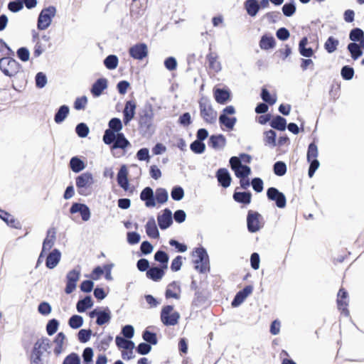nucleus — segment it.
<instances>
[{
  "label": "nucleus",
  "instance_id": "f257e3e1",
  "mask_svg": "<svg viewBox=\"0 0 364 364\" xmlns=\"http://www.w3.org/2000/svg\"><path fill=\"white\" fill-rule=\"evenodd\" d=\"M232 169L235 176L240 179V186L242 188H247L250 186L248 176L251 173V169L249 166L243 165L240 159L233 156L230 160Z\"/></svg>",
  "mask_w": 364,
  "mask_h": 364
},
{
  "label": "nucleus",
  "instance_id": "f03ea898",
  "mask_svg": "<svg viewBox=\"0 0 364 364\" xmlns=\"http://www.w3.org/2000/svg\"><path fill=\"white\" fill-rule=\"evenodd\" d=\"M56 13L57 9L53 6H49L43 9L39 14L37 21L38 29L41 31L47 29L51 25Z\"/></svg>",
  "mask_w": 364,
  "mask_h": 364
},
{
  "label": "nucleus",
  "instance_id": "7ed1b4c3",
  "mask_svg": "<svg viewBox=\"0 0 364 364\" xmlns=\"http://www.w3.org/2000/svg\"><path fill=\"white\" fill-rule=\"evenodd\" d=\"M95 183L92 173L85 172L81 173L75 178V185L77 192L80 195L87 196L89 194L90 189Z\"/></svg>",
  "mask_w": 364,
  "mask_h": 364
},
{
  "label": "nucleus",
  "instance_id": "20e7f679",
  "mask_svg": "<svg viewBox=\"0 0 364 364\" xmlns=\"http://www.w3.org/2000/svg\"><path fill=\"white\" fill-rule=\"evenodd\" d=\"M0 70L5 75L11 77L20 73L21 66L13 58H2L0 59Z\"/></svg>",
  "mask_w": 364,
  "mask_h": 364
},
{
  "label": "nucleus",
  "instance_id": "39448f33",
  "mask_svg": "<svg viewBox=\"0 0 364 364\" xmlns=\"http://www.w3.org/2000/svg\"><path fill=\"white\" fill-rule=\"evenodd\" d=\"M180 314L174 311L173 306H165L161 311V321L165 326H175L178 323Z\"/></svg>",
  "mask_w": 364,
  "mask_h": 364
},
{
  "label": "nucleus",
  "instance_id": "423d86ee",
  "mask_svg": "<svg viewBox=\"0 0 364 364\" xmlns=\"http://www.w3.org/2000/svg\"><path fill=\"white\" fill-rule=\"evenodd\" d=\"M193 262L195 268L200 273H205L210 269L209 257L207 252H193Z\"/></svg>",
  "mask_w": 364,
  "mask_h": 364
},
{
  "label": "nucleus",
  "instance_id": "0eeeda50",
  "mask_svg": "<svg viewBox=\"0 0 364 364\" xmlns=\"http://www.w3.org/2000/svg\"><path fill=\"white\" fill-rule=\"evenodd\" d=\"M80 277V270L79 269H74L70 271L66 276V287L65 291L66 294H71L76 288L77 282Z\"/></svg>",
  "mask_w": 364,
  "mask_h": 364
},
{
  "label": "nucleus",
  "instance_id": "6e6552de",
  "mask_svg": "<svg viewBox=\"0 0 364 364\" xmlns=\"http://www.w3.org/2000/svg\"><path fill=\"white\" fill-rule=\"evenodd\" d=\"M267 196L268 198L276 203L279 208H284L286 206V197L275 188H269L267 189Z\"/></svg>",
  "mask_w": 364,
  "mask_h": 364
},
{
  "label": "nucleus",
  "instance_id": "1a4fd4ad",
  "mask_svg": "<svg viewBox=\"0 0 364 364\" xmlns=\"http://www.w3.org/2000/svg\"><path fill=\"white\" fill-rule=\"evenodd\" d=\"M247 228L251 232H257L262 226V217L257 213L250 212L247 218Z\"/></svg>",
  "mask_w": 364,
  "mask_h": 364
},
{
  "label": "nucleus",
  "instance_id": "9d476101",
  "mask_svg": "<svg viewBox=\"0 0 364 364\" xmlns=\"http://www.w3.org/2000/svg\"><path fill=\"white\" fill-rule=\"evenodd\" d=\"M129 55L136 60H142L148 55V47L145 43H137L129 48Z\"/></svg>",
  "mask_w": 364,
  "mask_h": 364
},
{
  "label": "nucleus",
  "instance_id": "9b49d317",
  "mask_svg": "<svg viewBox=\"0 0 364 364\" xmlns=\"http://www.w3.org/2000/svg\"><path fill=\"white\" fill-rule=\"evenodd\" d=\"M200 114L208 123H213L217 119V112L210 105L206 103L200 104Z\"/></svg>",
  "mask_w": 364,
  "mask_h": 364
},
{
  "label": "nucleus",
  "instance_id": "f8f14e48",
  "mask_svg": "<svg viewBox=\"0 0 364 364\" xmlns=\"http://www.w3.org/2000/svg\"><path fill=\"white\" fill-rule=\"evenodd\" d=\"M70 213L73 214L80 213L82 216V219L84 221H87L90 218V209L85 204L77 203L73 204L72 207L70 208Z\"/></svg>",
  "mask_w": 364,
  "mask_h": 364
},
{
  "label": "nucleus",
  "instance_id": "ddd939ff",
  "mask_svg": "<svg viewBox=\"0 0 364 364\" xmlns=\"http://www.w3.org/2000/svg\"><path fill=\"white\" fill-rule=\"evenodd\" d=\"M50 348V341L47 338H42L36 341L34 343L31 353L36 355H43V353Z\"/></svg>",
  "mask_w": 364,
  "mask_h": 364
},
{
  "label": "nucleus",
  "instance_id": "4468645a",
  "mask_svg": "<svg viewBox=\"0 0 364 364\" xmlns=\"http://www.w3.org/2000/svg\"><path fill=\"white\" fill-rule=\"evenodd\" d=\"M136 107V105L135 102L130 100L126 102L123 112L124 122L125 124H127L134 117Z\"/></svg>",
  "mask_w": 364,
  "mask_h": 364
},
{
  "label": "nucleus",
  "instance_id": "2eb2a0df",
  "mask_svg": "<svg viewBox=\"0 0 364 364\" xmlns=\"http://www.w3.org/2000/svg\"><path fill=\"white\" fill-rule=\"evenodd\" d=\"M118 184L125 191L129 188L128 169L125 165L121 166L117 173Z\"/></svg>",
  "mask_w": 364,
  "mask_h": 364
},
{
  "label": "nucleus",
  "instance_id": "dca6fc26",
  "mask_svg": "<svg viewBox=\"0 0 364 364\" xmlns=\"http://www.w3.org/2000/svg\"><path fill=\"white\" fill-rule=\"evenodd\" d=\"M158 223L161 229H166L172 223V213L166 209L158 216Z\"/></svg>",
  "mask_w": 364,
  "mask_h": 364
},
{
  "label": "nucleus",
  "instance_id": "f3484780",
  "mask_svg": "<svg viewBox=\"0 0 364 364\" xmlns=\"http://www.w3.org/2000/svg\"><path fill=\"white\" fill-rule=\"evenodd\" d=\"M140 198L142 200L145 201L146 207H154L156 206V202L154 198L153 190L149 188H145L141 193Z\"/></svg>",
  "mask_w": 364,
  "mask_h": 364
},
{
  "label": "nucleus",
  "instance_id": "a211bd4d",
  "mask_svg": "<svg viewBox=\"0 0 364 364\" xmlns=\"http://www.w3.org/2000/svg\"><path fill=\"white\" fill-rule=\"evenodd\" d=\"M107 87V80L105 78L98 79L92 85L91 89L92 94L95 97H99L102 92Z\"/></svg>",
  "mask_w": 364,
  "mask_h": 364
},
{
  "label": "nucleus",
  "instance_id": "6ab92c4d",
  "mask_svg": "<svg viewBox=\"0 0 364 364\" xmlns=\"http://www.w3.org/2000/svg\"><path fill=\"white\" fill-rule=\"evenodd\" d=\"M338 309L342 311L346 316L348 315V311L346 309L348 306L347 301V292L344 291L343 289H340L338 294V299H337Z\"/></svg>",
  "mask_w": 364,
  "mask_h": 364
},
{
  "label": "nucleus",
  "instance_id": "aec40b11",
  "mask_svg": "<svg viewBox=\"0 0 364 364\" xmlns=\"http://www.w3.org/2000/svg\"><path fill=\"white\" fill-rule=\"evenodd\" d=\"M275 39L271 35L265 34L262 36L259 41V47L262 50H269L274 48Z\"/></svg>",
  "mask_w": 364,
  "mask_h": 364
},
{
  "label": "nucleus",
  "instance_id": "412c9836",
  "mask_svg": "<svg viewBox=\"0 0 364 364\" xmlns=\"http://www.w3.org/2000/svg\"><path fill=\"white\" fill-rule=\"evenodd\" d=\"M60 252H50V253L46 255V267L49 269L54 268L60 262Z\"/></svg>",
  "mask_w": 364,
  "mask_h": 364
},
{
  "label": "nucleus",
  "instance_id": "4be33fe9",
  "mask_svg": "<svg viewBox=\"0 0 364 364\" xmlns=\"http://www.w3.org/2000/svg\"><path fill=\"white\" fill-rule=\"evenodd\" d=\"M217 177L219 183L225 188L228 187L230 185L231 177L228 171L225 168H220L217 172Z\"/></svg>",
  "mask_w": 364,
  "mask_h": 364
},
{
  "label": "nucleus",
  "instance_id": "5701e85b",
  "mask_svg": "<svg viewBox=\"0 0 364 364\" xmlns=\"http://www.w3.org/2000/svg\"><path fill=\"white\" fill-rule=\"evenodd\" d=\"M214 97L217 102L225 104L230 100V92L227 90L215 88L214 90Z\"/></svg>",
  "mask_w": 364,
  "mask_h": 364
},
{
  "label": "nucleus",
  "instance_id": "b1692460",
  "mask_svg": "<svg viewBox=\"0 0 364 364\" xmlns=\"http://www.w3.org/2000/svg\"><path fill=\"white\" fill-rule=\"evenodd\" d=\"M146 232L149 237L152 238H157L159 235V232L156 225V222L154 218H150L146 225Z\"/></svg>",
  "mask_w": 364,
  "mask_h": 364
},
{
  "label": "nucleus",
  "instance_id": "393cba45",
  "mask_svg": "<svg viewBox=\"0 0 364 364\" xmlns=\"http://www.w3.org/2000/svg\"><path fill=\"white\" fill-rule=\"evenodd\" d=\"M181 292L180 286L176 282L171 283L166 291V298L178 299Z\"/></svg>",
  "mask_w": 364,
  "mask_h": 364
},
{
  "label": "nucleus",
  "instance_id": "a878e982",
  "mask_svg": "<svg viewBox=\"0 0 364 364\" xmlns=\"http://www.w3.org/2000/svg\"><path fill=\"white\" fill-rule=\"evenodd\" d=\"M70 168L75 173H79L86 168V164L77 156L73 157L70 161Z\"/></svg>",
  "mask_w": 364,
  "mask_h": 364
},
{
  "label": "nucleus",
  "instance_id": "bb28decb",
  "mask_svg": "<svg viewBox=\"0 0 364 364\" xmlns=\"http://www.w3.org/2000/svg\"><path fill=\"white\" fill-rule=\"evenodd\" d=\"M210 142L213 148L218 150L223 149L226 144V139L223 135L212 136Z\"/></svg>",
  "mask_w": 364,
  "mask_h": 364
},
{
  "label": "nucleus",
  "instance_id": "cd10ccee",
  "mask_svg": "<svg viewBox=\"0 0 364 364\" xmlns=\"http://www.w3.org/2000/svg\"><path fill=\"white\" fill-rule=\"evenodd\" d=\"M65 340V336L63 333L60 332L56 336L54 343L55 347L54 348V353L59 355L63 351V344Z\"/></svg>",
  "mask_w": 364,
  "mask_h": 364
},
{
  "label": "nucleus",
  "instance_id": "c85d7f7f",
  "mask_svg": "<svg viewBox=\"0 0 364 364\" xmlns=\"http://www.w3.org/2000/svg\"><path fill=\"white\" fill-rule=\"evenodd\" d=\"M115 342L119 348L124 350H133L134 348V343L133 341L127 340L121 336H117L115 338Z\"/></svg>",
  "mask_w": 364,
  "mask_h": 364
},
{
  "label": "nucleus",
  "instance_id": "c756f323",
  "mask_svg": "<svg viewBox=\"0 0 364 364\" xmlns=\"http://www.w3.org/2000/svg\"><path fill=\"white\" fill-rule=\"evenodd\" d=\"M129 145V141L124 137V134L122 133H117V137L115 139L114 143L112 146V149H125Z\"/></svg>",
  "mask_w": 364,
  "mask_h": 364
},
{
  "label": "nucleus",
  "instance_id": "7c9ffc66",
  "mask_svg": "<svg viewBox=\"0 0 364 364\" xmlns=\"http://www.w3.org/2000/svg\"><path fill=\"white\" fill-rule=\"evenodd\" d=\"M0 218H1L4 221H5L11 227L16 228H20L19 222L16 221L15 218L10 214L1 210H0Z\"/></svg>",
  "mask_w": 364,
  "mask_h": 364
},
{
  "label": "nucleus",
  "instance_id": "2f4dec72",
  "mask_svg": "<svg viewBox=\"0 0 364 364\" xmlns=\"http://www.w3.org/2000/svg\"><path fill=\"white\" fill-rule=\"evenodd\" d=\"M247 12L251 16H255L257 14L259 6L256 0H247L245 4Z\"/></svg>",
  "mask_w": 364,
  "mask_h": 364
},
{
  "label": "nucleus",
  "instance_id": "473e14b6",
  "mask_svg": "<svg viewBox=\"0 0 364 364\" xmlns=\"http://www.w3.org/2000/svg\"><path fill=\"white\" fill-rule=\"evenodd\" d=\"M93 303L90 296H85L77 303V310L78 312H84L92 306Z\"/></svg>",
  "mask_w": 364,
  "mask_h": 364
},
{
  "label": "nucleus",
  "instance_id": "72a5a7b5",
  "mask_svg": "<svg viewBox=\"0 0 364 364\" xmlns=\"http://www.w3.org/2000/svg\"><path fill=\"white\" fill-rule=\"evenodd\" d=\"M111 319V311L108 308L101 311L97 318L96 323L99 326H102L109 322Z\"/></svg>",
  "mask_w": 364,
  "mask_h": 364
},
{
  "label": "nucleus",
  "instance_id": "f704fd0d",
  "mask_svg": "<svg viewBox=\"0 0 364 364\" xmlns=\"http://www.w3.org/2000/svg\"><path fill=\"white\" fill-rule=\"evenodd\" d=\"M348 50L353 60H357L363 55L361 47L355 43H350L348 46Z\"/></svg>",
  "mask_w": 364,
  "mask_h": 364
},
{
  "label": "nucleus",
  "instance_id": "c9c22d12",
  "mask_svg": "<svg viewBox=\"0 0 364 364\" xmlns=\"http://www.w3.org/2000/svg\"><path fill=\"white\" fill-rule=\"evenodd\" d=\"M164 270L159 267H152L150 268L146 272V275L149 278L151 279L154 281H158L162 278L164 276Z\"/></svg>",
  "mask_w": 364,
  "mask_h": 364
},
{
  "label": "nucleus",
  "instance_id": "e433bc0d",
  "mask_svg": "<svg viewBox=\"0 0 364 364\" xmlns=\"http://www.w3.org/2000/svg\"><path fill=\"white\" fill-rule=\"evenodd\" d=\"M70 112L69 107L66 105L61 106L55 115V122L61 123L67 117Z\"/></svg>",
  "mask_w": 364,
  "mask_h": 364
},
{
  "label": "nucleus",
  "instance_id": "4c0bfd02",
  "mask_svg": "<svg viewBox=\"0 0 364 364\" xmlns=\"http://www.w3.org/2000/svg\"><path fill=\"white\" fill-rule=\"evenodd\" d=\"M264 143L266 146L273 148L276 146V133L273 130H269L264 132Z\"/></svg>",
  "mask_w": 364,
  "mask_h": 364
},
{
  "label": "nucleus",
  "instance_id": "58836bf2",
  "mask_svg": "<svg viewBox=\"0 0 364 364\" xmlns=\"http://www.w3.org/2000/svg\"><path fill=\"white\" fill-rule=\"evenodd\" d=\"M219 122L228 129H232L236 122V118L229 117L225 114H221L219 117Z\"/></svg>",
  "mask_w": 364,
  "mask_h": 364
},
{
  "label": "nucleus",
  "instance_id": "ea45409f",
  "mask_svg": "<svg viewBox=\"0 0 364 364\" xmlns=\"http://www.w3.org/2000/svg\"><path fill=\"white\" fill-rule=\"evenodd\" d=\"M55 240V231L50 230L43 244V250H49L52 248Z\"/></svg>",
  "mask_w": 364,
  "mask_h": 364
},
{
  "label": "nucleus",
  "instance_id": "a19ab883",
  "mask_svg": "<svg viewBox=\"0 0 364 364\" xmlns=\"http://www.w3.org/2000/svg\"><path fill=\"white\" fill-rule=\"evenodd\" d=\"M234 199L238 202L244 204H248L251 201V194L245 192H236L233 196Z\"/></svg>",
  "mask_w": 364,
  "mask_h": 364
},
{
  "label": "nucleus",
  "instance_id": "79ce46f5",
  "mask_svg": "<svg viewBox=\"0 0 364 364\" xmlns=\"http://www.w3.org/2000/svg\"><path fill=\"white\" fill-rule=\"evenodd\" d=\"M168 198V192L164 188H160L156 189L155 197L154 198L156 203H164L167 201Z\"/></svg>",
  "mask_w": 364,
  "mask_h": 364
},
{
  "label": "nucleus",
  "instance_id": "37998d69",
  "mask_svg": "<svg viewBox=\"0 0 364 364\" xmlns=\"http://www.w3.org/2000/svg\"><path fill=\"white\" fill-rule=\"evenodd\" d=\"M287 122L286 119L280 116H277L271 122L272 127L280 131H284L286 129Z\"/></svg>",
  "mask_w": 364,
  "mask_h": 364
},
{
  "label": "nucleus",
  "instance_id": "c03bdc74",
  "mask_svg": "<svg viewBox=\"0 0 364 364\" xmlns=\"http://www.w3.org/2000/svg\"><path fill=\"white\" fill-rule=\"evenodd\" d=\"M208 60L210 65V68L213 70L215 72H219L222 69L221 63L218 60V57L216 55L210 54L208 56Z\"/></svg>",
  "mask_w": 364,
  "mask_h": 364
},
{
  "label": "nucleus",
  "instance_id": "a18cd8bd",
  "mask_svg": "<svg viewBox=\"0 0 364 364\" xmlns=\"http://www.w3.org/2000/svg\"><path fill=\"white\" fill-rule=\"evenodd\" d=\"M118 58L114 55H108L104 60L105 67L109 70H114L118 65Z\"/></svg>",
  "mask_w": 364,
  "mask_h": 364
},
{
  "label": "nucleus",
  "instance_id": "49530a36",
  "mask_svg": "<svg viewBox=\"0 0 364 364\" xmlns=\"http://www.w3.org/2000/svg\"><path fill=\"white\" fill-rule=\"evenodd\" d=\"M338 46V41L332 36L329 37L324 44L325 49L329 53H332L336 51Z\"/></svg>",
  "mask_w": 364,
  "mask_h": 364
},
{
  "label": "nucleus",
  "instance_id": "de8ad7c7",
  "mask_svg": "<svg viewBox=\"0 0 364 364\" xmlns=\"http://www.w3.org/2000/svg\"><path fill=\"white\" fill-rule=\"evenodd\" d=\"M261 97L264 102H266L270 105H274L277 102V97L276 94L271 95L269 92V91L265 88L262 89Z\"/></svg>",
  "mask_w": 364,
  "mask_h": 364
},
{
  "label": "nucleus",
  "instance_id": "09e8293b",
  "mask_svg": "<svg viewBox=\"0 0 364 364\" xmlns=\"http://www.w3.org/2000/svg\"><path fill=\"white\" fill-rule=\"evenodd\" d=\"M68 323L72 328L77 329L82 326L83 318L81 316L73 315L70 318Z\"/></svg>",
  "mask_w": 364,
  "mask_h": 364
},
{
  "label": "nucleus",
  "instance_id": "8fccbe9b",
  "mask_svg": "<svg viewBox=\"0 0 364 364\" xmlns=\"http://www.w3.org/2000/svg\"><path fill=\"white\" fill-rule=\"evenodd\" d=\"M109 129H111L117 134L122 129L123 126L119 119L112 118L109 122Z\"/></svg>",
  "mask_w": 364,
  "mask_h": 364
},
{
  "label": "nucleus",
  "instance_id": "3c124183",
  "mask_svg": "<svg viewBox=\"0 0 364 364\" xmlns=\"http://www.w3.org/2000/svg\"><path fill=\"white\" fill-rule=\"evenodd\" d=\"M48 80L43 73H38L36 75V85L38 88L44 87L47 84Z\"/></svg>",
  "mask_w": 364,
  "mask_h": 364
},
{
  "label": "nucleus",
  "instance_id": "603ef678",
  "mask_svg": "<svg viewBox=\"0 0 364 364\" xmlns=\"http://www.w3.org/2000/svg\"><path fill=\"white\" fill-rule=\"evenodd\" d=\"M92 331L90 329H81L77 333L78 340L81 343H86L90 339Z\"/></svg>",
  "mask_w": 364,
  "mask_h": 364
},
{
  "label": "nucleus",
  "instance_id": "864d4df0",
  "mask_svg": "<svg viewBox=\"0 0 364 364\" xmlns=\"http://www.w3.org/2000/svg\"><path fill=\"white\" fill-rule=\"evenodd\" d=\"M318 154V147L314 144H311L309 146L308 152H307V159L308 161L311 160H317V156Z\"/></svg>",
  "mask_w": 364,
  "mask_h": 364
},
{
  "label": "nucleus",
  "instance_id": "5fc2aeb1",
  "mask_svg": "<svg viewBox=\"0 0 364 364\" xmlns=\"http://www.w3.org/2000/svg\"><path fill=\"white\" fill-rule=\"evenodd\" d=\"M58 321L53 318L48 321L46 326V331L49 336L53 335L58 330Z\"/></svg>",
  "mask_w": 364,
  "mask_h": 364
},
{
  "label": "nucleus",
  "instance_id": "6e6d98bb",
  "mask_svg": "<svg viewBox=\"0 0 364 364\" xmlns=\"http://www.w3.org/2000/svg\"><path fill=\"white\" fill-rule=\"evenodd\" d=\"M364 36V32L360 28L353 29L349 35V38L352 41H360Z\"/></svg>",
  "mask_w": 364,
  "mask_h": 364
},
{
  "label": "nucleus",
  "instance_id": "4d7b16f0",
  "mask_svg": "<svg viewBox=\"0 0 364 364\" xmlns=\"http://www.w3.org/2000/svg\"><path fill=\"white\" fill-rule=\"evenodd\" d=\"M117 134L111 129H107L103 136V141L106 144H110L115 141Z\"/></svg>",
  "mask_w": 364,
  "mask_h": 364
},
{
  "label": "nucleus",
  "instance_id": "13d9d810",
  "mask_svg": "<svg viewBox=\"0 0 364 364\" xmlns=\"http://www.w3.org/2000/svg\"><path fill=\"white\" fill-rule=\"evenodd\" d=\"M155 260L161 262L164 268H167V262L168 257L166 254V252H156L154 255Z\"/></svg>",
  "mask_w": 364,
  "mask_h": 364
},
{
  "label": "nucleus",
  "instance_id": "bf43d9fd",
  "mask_svg": "<svg viewBox=\"0 0 364 364\" xmlns=\"http://www.w3.org/2000/svg\"><path fill=\"white\" fill-rule=\"evenodd\" d=\"M89 132L90 129L85 123H80L76 127V133L80 137H86Z\"/></svg>",
  "mask_w": 364,
  "mask_h": 364
},
{
  "label": "nucleus",
  "instance_id": "052dcab7",
  "mask_svg": "<svg viewBox=\"0 0 364 364\" xmlns=\"http://www.w3.org/2000/svg\"><path fill=\"white\" fill-rule=\"evenodd\" d=\"M205 149V145L199 140H196L191 144V149L196 154L203 153Z\"/></svg>",
  "mask_w": 364,
  "mask_h": 364
},
{
  "label": "nucleus",
  "instance_id": "680f3d73",
  "mask_svg": "<svg viewBox=\"0 0 364 364\" xmlns=\"http://www.w3.org/2000/svg\"><path fill=\"white\" fill-rule=\"evenodd\" d=\"M143 338L147 343L155 345L157 343L156 335L154 333L146 330L143 333Z\"/></svg>",
  "mask_w": 364,
  "mask_h": 364
},
{
  "label": "nucleus",
  "instance_id": "e2e57ef3",
  "mask_svg": "<svg viewBox=\"0 0 364 364\" xmlns=\"http://www.w3.org/2000/svg\"><path fill=\"white\" fill-rule=\"evenodd\" d=\"M287 171L286 164L282 161L277 162L274 166V172L276 175L282 176Z\"/></svg>",
  "mask_w": 364,
  "mask_h": 364
},
{
  "label": "nucleus",
  "instance_id": "0e129e2a",
  "mask_svg": "<svg viewBox=\"0 0 364 364\" xmlns=\"http://www.w3.org/2000/svg\"><path fill=\"white\" fill-rule=\"evenodd\" d=\"M93 350L91 348H86L82 353L84 364H90L92 361Z\"/></svg>",
  "mask_w": 364,
  "mask_h": 364
},
{
  "label": "nucleus",
  "instance_id": "69168bd1",
  "mask_svg": "<svg viewBox=\"0 0 364 364\" xmlns=\"http://www.w3.org/2000/svg\"><path fill=\"white\" fill-rule=\"evenodd\" d=\"M184 196V191L181 187H175L171 191V197L175 200H180Z\"/></svg>",
  "mask_w": 364,
  "mask_h": 364
},
{
  "label": "nucleus",
  "instance_id": "338daca9",
  "mask_svg": "<svg viewBox=\"0 0 364 364\" xmlns=\"http://www.w3.org/2000/svg\"><path fill=\"white\" fill-rule=\"evenodd\" d=\"M63 364H80V357L76 353H71L65 358Z\"/></svg>",
  "mask_w": 364,
  "mask_h": 364
},
{
  "label": "nucleus",
  "instance_id": "774afa93",
  "mask_svg": "<svg viewBox=\"0 0 364 364\" xmlns=\"http://www.w3.org/2000/svg\"><path fill=\"white\" fill-rule=\"evenodd\" d=\"M51 306L48 302H41L38 307V312L42 315H48L51 312Z\"/></svg>",
  "mask_w": 364,
  "mask_h": 364
}]
</instances>
